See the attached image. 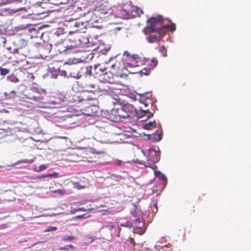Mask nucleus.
<instances>
[{"label": "nucleus", "mask_w": 251, "mask_h": 251, "mask_svg": "<svg viewBox=\"0 0 251 251\" xmlns=\"http://www.w3.org/2000/svg\"><path fill=\"white\" fill-rule=\"evenodd\" d=\"M106 75H108V74L107 73H105L104 74V79L105 81H107L108 83H113V79L112 77L111 78H109L108 79H107L106 78H105V76Z\"/></svg>", "instance_id": "2f4dec72"}, {"label": "nucleus", "mask_w": 251, "mask_h": 251, "mask_svg": "<svg viewBox=\"0 0 251 251\" xmlns=\"http://www.w3.org/2000/svg\"><path fill=\"white\" fill-rule=\"evenodd\" d=\"M85 215H78L76 217L77 219H81L84 217Z\"/></svg>", "instance_id": "58836bf2"}, {"label": "nucleus", "mask_w": 251, "mask_h": 251, "mask_svg": "<svg viewBox=\"0 0 251 251\" xmlns=\"http://www.w3.org/2000/svg\"><path fill=\"white\" fill-rule=\"evenodd\" d=\"M157 63H158L157 60L156 59L153 58L151 60V63L150 64V66H151L152 68H153L157 65Z\"/></svg>", "instance_id": "cd10ccee"}, {"label": "nucleus", "mask_w": 251, "mask_h": 251, "mask_svg": "<svg viewBox=\"0 0 251 251\" xmlns=\"http://www.w3.org/2000/svg\"><path fill=\"white\" fill-rule=\"evenodd\" d=\"M155 122H149L148 123L145 124L143 126V127L145 129L150 130L152 128V127H155L154 126Z\"/></svg>", "instance_id": "a211bd4d"}, {"label": "nucleus", "mask_w": 251, "mask_h": 251, "mask_svg": "<svg viewBox=\"0 0 251 251\" xmlns=\"http://www.w3.org/2000/svg\"><path fill=\"white\" fill-rule=\"evenodd\" d=\"M99 107L94 104L90 105L83 109V113L89 116H94L98 112Z\"/></svg>", "instance_id": "f8f14e48"}, {"label": "nucleus", "mask_w": 251, "mask_h": 251, "mask_svg": "<svg viewBox=\"0 0 251 251\" xmlns=\"http://www.w3.org/2000/svg\"><path fill=\"white\" fill-rule=\"evenodd\" d=\"M132 55H131L127 51H125L123 53V56H125L126 60H127V58H129V56H132Z\"/></svg>", "instance_id": "7c9ffc66"}, {"label": "nucleus", "mask_w": 251, "mask_h": 251, "mask_svg": "<svg viewBox=\"0 0 251 251\" xmlns=\"http://www.w3.org/2000/svg\"><path fill=\"white\" fill-rule=\"evenodd\" d=\"M76 23H77V20H72L71 21H68L66 25L67 26L71 27L72 29V30H73L75 29V26L76 25V24H75Z\"/></svg>", "instance_id": "f3484780"}, {"label": "nucleus", "mask_w": 251, "mask_h": 251, "mask_svg": "<svg viewBox=\"0 0 251 251\" xmlns=\"http://www.w3.org/2000/svg\"><path fill=\"white\" fill-rule=\"evenodd\" d=\"M79 153H81V155H79L80 161L92 162L94 161L93 159L95 156H93L95 154H105L106 152L104 151H92L91 149L83 148L79 149Z\"/></svg>", "instance_id": "7ed1b4c3"}, {"label": "nucleus", "mask_w": 251, "mask_h": 251, "mask_svg": "<svg viewBox=\"0 0 251 251\" xmlns=\"http://www.w3.org/2000/svg\"><path fill=\"white\" fill-rule=\"evenodd\" d=\"M75 211H86V209H85L84 208L81 207V208H79L77 209Z\"/></svg>", "instance_id": "e433bc0d"}, {"label": "nucleus", "mask_w": 251, "mask_h": 251, "mask_svg": "<svg viewBox=\"0 0 251 251\" xmlns=\"http://www.w3.org/2000/svg\"><path fill=\"white\" fill-rule=\"evenodd\" d=\"M88 87H90L91 88H95V84H88Z\"/></svg>", "instance_id": "4c0bfd02"}, {"label": "nucleus", "mask_w": 251, "mask_h": 251, "mask_svg": "<svg viewBox=\"0 0 251 251\" xmlns=\"http://www.w3.org/2000/svg\"><path fill=\"white\" fill-rule=\"evenodd\" d=\"M79 155H81V153H79V149L72 150L70 151L67 152L66 153L64 154V155L66 156L65 160L72 162H79Z\"/></svg>", "instance_id": "39448f33"}, {"label": "nucleus", "mask_w": 251, "mask_h": 251, "mask_svg": "<svg viewBox=\"0 0 251 251\" xmlns=\"http://www.w3.org/2000/svg\"><path fill=\"white\" fill-rule=\"evenodd\" d=\"M75 24L79 25L78 29H75L74 30L69 31V33L70 35L73 33H77L78 32L81 33L85 32L84 30L86 29V25L85 23L80 20H77V23H76Z\"/></svg>", "instance_id": "ddd939ff"}, {"label": "nucleus", "mask_w": 251, "mask_h": 251, "mask_svg": "<svg viewBox=\"0 0 251 251\" xmlns=\"http://www.w3.org/2000/svg\"><path fill=\"white\" fill-rule=\"evenodd\" d=\"M47 168V166L45 165H42L39 166V169H34V171L37 172H41L44 170H45Z\"/></svg>", "instance_id": "5701e85b"}, {"label": "nucleus", "mask_w": 251, "mask_h": 251, "mask_svg": "<svg viewBox=\"0 0 251 251\" xmlns=\"http://www.w3.org/2000/svg\"><path fill=\"white\" fill-rule=\"evenodd\" d=\"M51 192L52 193H57L60 194V195H64L65 194V191L63 189H56L53 191H52Z\"/></svg>", "instance_id": "412c9836"}, {"label": "nucleus", "mask_w": 251, "mask_h": 251, "mask_svg": "<svg viewBox=\"0 0 251 251\" xmlns=\"http://www.w3.org/2000/svg\"><path fill=\"white\" fill-rule=\"evenodd\" d=\"M121 227H119V232H120V231H121ZM117 236H118V237H120V233H119L117 234Z\"/></svg>", "instance_id": "c03bdc74"}, {"label": "nucleus", "mask_w": 251, "mask_h": 251, "mask_svg": "<svg viewBox=\"0 0 251 251\" xmlns=\"http://www.w3.org/2000/svg\"><path fill=\"white\" fill-rule=\"evenodd\" d=\"M45 94L46 93L44 91H41V92L33 91L32 93L29 94L28 98L34 102H43Z\"/></svg>", "instance_id": "9d476101"}, {"label": "nucleus", "mask_w": 251, "mask_h": 251, "mask_svg": "<svg viewBox=\"0 0 251 251\" xmlns=\"http://www.w3.org/2000/svg\"><path fill=\"white\" fill-rule=\"evenodd\" d=\"M136 163L140 165H143L145 166V167H149L151 168L154 170V175L156 177H158L161 180H162L164 182L167 181V178L165 176L162 174L160 171H157L156 170V169L157 168V167L156 165H151L149 163H147L146 164L143 163L142 161H140L138 159L136 160Z\"/></svg>", "instance_id": "0eeeda50"}, {"label": "nucleus", "mask_w": 251, "mask_h": 251, "mask_svg": "<svg viewBox=\"0 0 251 251\" xmlns=\"http://www.w3.org/2000/svg\"><path fill=\"white\" fill-rule=\"evenodd\" d=\"M124 109L125 113L128 115L127 118L136 115L138 118L146 117L147 119H150L152 117L153 115L149 109H143L141 107H140V111L137 112L133 105L130 104L124 105Z\"/></svg>", "instance_id": "f03ea898"}, {"label": "nucleus", "mask_w": 251, "mask_h": 251, "mask_svg": "<svg viewBox=\"0 0 251 251\" xmlns=\"http://www.w3.org/2000/svg\"><path fill=\"white\" fill-rule=\"evenodd\" d=\"M130 243L133 244V246L134 247L135 246V242L134 241V239L133 238H129Z\"/></svg>", "instance_id": "c9c22d12"}, {"label": "nucleus", "mask_w": 251, "mask_h": 251, "mask_svg": "<svg viewBox=\"0 0 251 251\" xmlns=\"http://www.w3.org/2000/svg\"><path fill=\"white\" fill-rule=\"evenodd\" d=\"M135 230L136 231V232H137L138 233H139L140 235H142L144 233V231L143 230V229L141 227H136Z\"/></svg>", "instance_id": "c85d7f7f"}, {"label": "nucleus", "mask_w": 251, "mask_h": 251, "mask_svg": "<svg viewBox=\"0 0 251 251\" xmlns=\"http://www.w3.org/2000/svg\"><path fill=\"white\" fill-rule=\"evenodd\" d=\"M62 241H72L75 239V237L72 236H69V235H65L62 237L61 238Z\"/></svg>", "instance_id": "6ab92c4d"}, {"label": "nucleus", "mask_w": 251, "mask_h": 251, "mask_svg": "<svg viewBox=\"0 0 251 251\" xmlns=\"http://www.w3.org/2000/svg\"><path fill=\"white\" fill-rule=\"evenodd\" d=\"M35 160V158L32 159H23L18 161L17 162V164H19L20 163H27V164H31Z\"/></svg>", "instance_id": "aec40b11"}, {"label": "nucleus", "mask_w": 251, "mask_h": 251, "mask_svg": "<svg viewBox=\"0 0 251 251\" xmlns=\"http://www.w3.org/2000/svg\"><path fill=\"white\" fill-rule=\"evenodd\" d=\"M125 70V66L120 61H117L111 65L112 74H115L117 76L122 77L126 74Z\"/></svg>", "instance_id": "423d86ee"}, {"label": "nucleus", "mask_w": 251, "mask_h": 251, "mask_svg": "<svg viewBox=\"0 0 251 251\" xmlns=\"http://www.w3.org/2000/svg\"><path fill=\"white\" fill-rule=\"evenodd\" d=\"M44 177H46V176H45V175L41 176H38L36 177L35 178L40 179V178H44Z\"/></svg>", "instance_id": "a19ab883"}, {"label": "nucleus", "mask_w": 251, "mask_h": 251, "mask_svg": "<svg viewBox=\"0 0 251 251\" xmlns=\"http://www.w3.org/2000/svg\"><path fill=\"white\" fill-rule=\"evenodd\" d=\"M156 50H158V51L161 53L162 55L164 57L167 56V50L165 48L164 46H160L159 45L157 48H155Z\"/></svg>", "instance_id": "dca6fc26"}, {"label": "nucleus", "mask_w": 251, "mask_h": 251, "mask_svg": "<svg viewBox=\"0 0 251 251\" xmlns=\"http://www.w3.org/2000/svg\"><path fill=\"white\" fill-rule=\"evenodd\" d=\"M100 65H99V66H97L95 69H99L100 70H101V68H100Z\"/></svg>", "instance_id": "de8ad7c7"}, {"label": "nucleus", "mask_w": 251, "mask_h": 251, "mask_svg": "<svg viewBox=\"0 0 251 251\" xmlns=\"http://www.w3.org/2000/svg\"><path fill=\"white\" fill-rule=\"evenodd\" d=\"M88 69H89L88 68H87V72H90V73H88V74L91 75V72L90 70L89 71Z\"/></svg>", "instance_id": "49530a36"}, {"label": "nucleus", "mask_w": 251, "mask_h": 251, "mask_svg": "<svg viewBox=\"0 0 251 251\" xmlns=\"http://www.w3.org/2000/svg\"><path fill=\"white\" fill-rule=\"evenodd\" d=\"M0 72L2 75H6L9 73V70L7 69H1Z\"/></svg>", "instance_id": "473e14b6"}, {"label": "nucleus", "mask_w": 251, "mask_h": 251, "mask_svg": "<svg viewBox=\"0 0 251 251\" xmlns=\"http://www.w3.org/2000/svg\"><path fill=\"white\" fill-rule=\"evenodd\" d=\"M162 21V16L156 18L152 17L148 20V24L150 25L149 29L151 33L146 38L147 41L149 43L157 42L165 35L167 30L165 27L161 26Z\"/></svg>", "instance_id": "f257e3e1"}, {"label": "nucleus", "mask_w": 251, "mask_h": 251, "mask_svg": "<svg viewBox=\"0 0 251 251\" xmlns=\"http://www.w3.org/2000/svg\"><path fill=\"white\" fill-rule=\"evenodd\" d=\"M131 214H132V215L134 217H136V214L135 211H132V212H131Z\"/></svg>", "instance_id": "79ce46f5"}, {"label": "nucleus", "mask_w": 251, "mask_h": 251, "mask_svg": "<svg viewBox=\"0 0 251 251\" xmlns=\"http://www.w3.org/2000/svg\"><path fill=\"white\" fill-rule=\"evenodd\" d=\"M79 37V35L77 33H75L74 36L69 37L68 40L71 44L65 46L66 49L63 50V51L66 52V53L75 52L74 49L80 46L82 44V42Z\"/></svg>", "instance_id": "20e7f679"}, {"label": "nucleus", "mask_w": 251, "mask_h": 251, "mask_svg": "<svg viewBox=\"0 0 251 251\" xmlns=\"http://www.w3.org/2000/svg\"><path fill=\"white\" fill-rule=\"evenodd\" d=\"M141 73L142 74L148 75L151 73V70L149 68H144L141 71Z\"/></svg>", "instance_id": "4be33fe9"}, {"label": "nucleus", "mask_w": 251, "mask_h": 251, "mask_svg": "<svg viewBox=\"0 0 251 251\" xmlns=\"http://www.w3.org/2000/svg\"><path fill=\"white\" fill-rule=\"evenodd\" d=\"M154 205V207L157 210V203H155Z\"/></svg>", "instance_id": "8fccbe9b"}, {"label": "nucleus", "mask_w": 251, "mask_h": 251, "mask_svg": "<svg viewBox=\"0 0 251 251\" xmlns=\"http://www.w3.org/2000/svg\"><path fill=\"white\" fill-rule=\"evenodd\" d=\"M79 185H80V184H79V183H78V182H76V183H75V186L76 187L78 188V189H80V188H81V187L79 186Z\"/></svg>", "instance_id": "ea45409f"}, {"label": "nucleus", "mask_w": 251, "mask_h": 251, "mask_svg": "<svg viewBox=\"0 0 251 251\" xmlns=\"http://www.w3.org/2000/svg\"><path fill=\"white\" fill-rule=\"evenodd\" d=\"M142 61L140 57L137 54H133L132 56H129V58L126 60V67H136L142 64Z\"/></svg>", "instance_id": "6e6552de"}, {"label": "nucleus", "mask_w": 251, "mask_h": 251, "mask_svg": "<svg viewBox=\"0 0 251 251\" xmlns=\"http://www.w3.org/2000/svg\"><path fill=\"white\" fill-rule=\"evenodd\" d=\"M121 226H124V227H131V224L129 223L126 224L125 225L124 224H121Z\"/></svg>", "instance_id": "f704fd0d"}, {"label": "nucleus", "mask_w": 251, "mask_h": 251, "mask_svg": "<svg viewBox=\"0 0 251 251\" xmlns=\"http://www.w3.org/2000/svg\"><path fill=\"white\" fill-rule=\"evenodd\" d=\"M164 26L166 28L167 31L169 30L171 31H174L176 30V26L174 24H172L171 25H167Z\"/></svg>", "instance_id": "b1692460"}, {"label": "nucleus", "mask_w": 251, "mask_h": 251, "mask_svg": "<svg viewBox=\"0 0 251 251\" xmlns=\"http://www.w3.org/2000/svg\"><path fill=\"white\" fill-rule=\"evenodd\" d=\"M57 230V227L55 226H48L45 230V232L54 231Z\"/></svg>", "instance_id": "bb28decb"}, {"label": "nucleus", "mask_w": 251, "mask_h": 251, "mask_svg": "<svg viewBox=\"0 0 251 251\" xmlns=\"http://www.w3.org/2000/svg\"><path fill=\"white\" fill-rule=\"evenodd\" d=\"M85 238H86V239L90 240V243H92L96 239V238L95 237L91 236L89 235L86 236Z\"/></svg>", "instance_id": "c756f323"}, {"label": "nucleus", "mask_w": 251, "mask_h": 251, "mask_svg": "<svg viewBox=\"0 0 251 251\" xmlns=\"http://www.w3.org/2000/svg\"><path fill=\"white\" fill-rule=\"evenodd\" d=\"M147 157L149 160L152 163H156L160 159V152L153 149H150L148 151Z\"/></svg>", "instance_id": "9b49d317"}, {"label": "nucleus", "mask_w": 251, "mask_h": 251, "mask_svg": "<svg viewBox=\"0 0 251 251\" xmlns=\"http://www.w3.org/2000/svg\"><path fill=\"white\" fill-rule=\"evenodd\" d=\"M69 248H71L74 250L75 249V247L72 245H67L65 247H60L59 250H68Z\"/></svg>", "instance_id": "393cba45"}, {"label": "nucleus", "mask_w": 251, "mask_h": 251, "mask_svg": "<svg viewBox=\"0 0 251 251\" xmlns=\"http://www.w3.org/2000/svg\"><path fill=\"white\" fill-rule=\"evenodd\" d=\"M142 152L144 153V154L145 155V153L143 151H142Z\"/></svg>", "instance_id": "3c124183"}, {"label": "nucleus", "mask_w": 251, "mask_h": 251, "mask_svg": "<svg viewBox=\"0 0 251 251\" xmlns=\"http://www.w3.org/2000/svg\"><path fill=\"white\" fill-rule=\"evenodd\" d=\"M119 113L120 121L124 119L127 118L128 115L125 113V109H124V105L119 108Z\"/></svg>", "instance_id": "2eb2a0df"}, {"label": "nucleus", "mask_w": 251, "mask_h": 251, "mask_svg": "<svg viewBox=\"0 0 251 251\" xmlns=\"http://www.w3.org/2000/svg\"><path fill=\"white\" fill-rule=\"evenodd\" d=\"M60 65L57 61H54L49 64L48 69L50 75L53 78H56L60 73Z\"/></svg>", "instance_id": "1a4fd4ad"}, {"label": "nucleus", "mask_w": 251, "mask_h": 251, "mask_svg": "<svg viewBox=\"0 0 251 251\" xmlns=\"http://www.w3.org/2000/svg\"><path fill=\"white\" fill-rule=\"evenodd\" d=\"M155 135H156V134ZM156 136H157V137L155 138V141H160L161 139V138H162L161 134L158 133L157 134H156Z\"/></svg>", "instance_id": "72a5a7b5"}, {"label": "nucleus", "mask_w": 251, "mask_h": 251, "mask_svg": "<svg viewBox=\"0 0 251 251\" xmlns=\"http://www.w3.org/2000/svg\"><path fill=\"white\" fill-rule=\"evenodd\" d=\"M119 108H113L108 114V119L114 122L120 121Z\"/></svg>", "instance_id": "4468645a"}, {"label": "nucleus", "mask_w": 251, "mask_h": 251, "mask_svg": "<svg viewBox=\"0 0 251 251\" xmlns=\"http://www.w3.org/2000/svg\"><path fill=\"white\" fill-rule=\"evenodd\" d=\"M140 222H140H142L141 219H140V218H138V219H136V220H135V222Z\"/></svg>", "instance_id": "37998d69"}, {"label": "nucleus", "mask_w": 251, "mask_h": 251, "mask_svg": "<svg viewBox=\"0 0 251 251\" xmlns=\"http://www.w3.org/2000/svg\"><path fill=\"white\" fill-rule=\"evenodd\" d=\"M45 176H46V177L57 178L58 177V174L57 173H54L53 174L45 175Z\"/></svg>", "instance_id": "a878e982"}, {"label": "nucleus", "mask_w": 251, "mask_h": 251, "mask_svg": "<svg viewBox=\"0 0 251 251\" xmlns=\"http://www.w3.org/2000/svg\"><path fill=\"white\" fill-rule=\"evenodd\" d=\"M144 104L145 107H147L148 106V104L146 102H144Z\"/></svg>", "instance_id": "a18cd8bd"}, {"label": "nucleus", "mask_w": 251, "mask_h": 251, "mask_svg": "<svg viewBox=\"0 0 251 251\" xmlns=\"http://www.w3.org/2000/svg\"><path fill=\"white\" fill-rule=\"evenodd\" d=\"M79 25H76L75 26V29H78V27H79Z\"/></svg>", "instance_id": "09e8293b"}]
</instances>
